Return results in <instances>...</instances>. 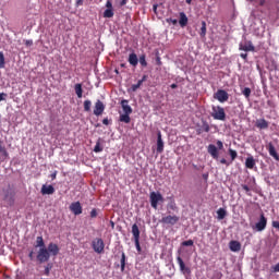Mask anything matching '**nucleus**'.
I'll use <instances>...</instances> for the list:
<instances>
[{"mask_svg": "<svg viewBox=\"0 0 279 279\" xmlns=\"http://www.w3.org/2000/svg\"><path fill=\"white\" fill-rule=\"evenodd\" d=\"M2 199L7 204V206H14V203L16 202V191L12 185H8L7 189L2 190Z\"/></svg>", "mask_w": 279, "mask_h": 279, "instance_id": "1", "label": "nucleus"}, {"mask_svg": "<svg viewBox=\"0 0 279 279\" xmlns=\"http://www.w3.org/2000/svg\"><path fill=\"white\" fill-rule=\"evenodd\" d=\"M210 114L215 121H226V109L221 106H213Z\"/></svg>", "mask_w": 279, "mask_h": 279, "instance_id": "2", "label": "nucleus"}, {"mask_svg": "<svg viewBox=\"0 0 279 279\" xmlns=\"http://www.w3.org/2000/svg\"><path fill=\"white\" fill-rule=\"evenodd\" d=\"M149 202H150L151 208H155V210H158V203L165 202V197H162V194H160V192H150Z\"/></svg>", "mask_w": 279, "mask_h": 279, "instance_id": "3", "label": "nucleus"}, {"mask_svg": "<svg viewBox=\"0 0 279 279\" xmlns=\"http://www.w3.org/2000/svg\"><path fill=\"white\" fill-rule=\"evenodd\" d=\"M92 247L96 254H104V250H106V243L100 238H96L92 241Z\"/></svg>", "mask_w": 279, "mask_h": 279, "instance_id": "4", "label": "nucleus"}, {"mask_svg": "<svg viewBox=\"0 0 279 279\" xmlns=\"http://www.w3.org/2000/svg\"><path fill=\"white\" fill-rule=\"evenodd\" d=\"M50 258H51V255L49 254L47 246L39 248V251L37 252L38 263H40V264L47 263Z\"/></svg>", "mask_w": 279, "mask_h": 279, "instance_id": "5", "label": "nucleus"}, {"mask_svg": "<svg viewBox=\"0 0 279 279\" xmlns=\"http://www.w3.org/2000/svg\"><path fill=\"white\" fill-rule=\"evenodd\" d=\"M255 228L257 232H263V230L267 228V218L265 217V214H260L258 222L255 223Z\"/></svg>", "mask_w": 279, "mask_h": 279, "instance_id": "6", "label": "nucleus"}, {"mask_svg": "<svg viewBox=\"0 0 279 279\" xmlns=\"http://www.w3.org/2000/svg\"><path fill=\"white\" fill-rule=\"evenodd\" d=\"M104 110H106V105H104V102L98 99L94 106L95 117H101L104 114Z\"/></svg>", "mask_w": 279, "mask_h": 279, "instance_id": "7", "label": "nucleus"}, {"mask_svg": "<svg viewBox=\"0 0 279 279\" xmlns=\"http://www.w3.org/2000/svg\"><path fill=\"white\" fill-rule=\"evenodd\" d=\"M240 51H256V47H254V44L252 40H245L244 43H241L239 45Z\"/></svg>", "mask_w": 279, "mask_h": 279, "instance_id": "8", "label": "nucleus"}, {"mask_svg": "<svg viewBox=\"0 0 279 279\" xmlns=\"http://www.w3.org/2000/svg\"><path fill=\"white\" fill-rule=\"evenodd\" d=\"M229 98L230 96L228 95V92L223 89H218L217 93L215 94V99L220 101V104L228 101Z\"/></svg>", "mask_w": 279, "mask_h": 279, "instance_id": "9", "label": "nucleus"}, {"mask_svg": "<svg viewBox=\"0 0 279 279\" xmlns=\"http://www.w3.org/2000/svg\"><path fill=\"white\" fill-rule=\"evenodd\" d=\"M180 221V217L178 216H166L161 218V223H166L167 226H175Z\"/></svg>", "mask_w": 279, "mask_h": 279, "instance_id": "10", "label": "nucleus"}, {"mask_svg": "<svg viewBox=\"0 0 279 279\" xmlns=\"http://www.w3.org/2000/svg\"><path fill=\"white\" fill-rule=\"evenodd\" d=\"M46 250H48V254H50V256H58V254H60V246L53 242H50Z\"/></svg>", "mask_w": 279, "mask_h": 279, "instance_id": "11", "label": "nucleus"}, {"mask_svg": "<svg viewBox=\"0 0 279 279\" xmlns=\"http://www.w3.org/2000/svg\"><path fill=\"white\" fill-rule=\"evenodd\" d=\"M70 210L73 213V215H82V203L80 202H74L70 205Z\"/></svg>", "mask_w": 279, "mask_h": 279, "instance_id": "12", "label": "nucleus"}, {"mask_svg": "<svg viewBox=\"0 0 279 279\" xmlns=\"http://www.w3.org/2000/svg\"><path fill=\"white\" fill-rule=\"evenodd\" d=\"M207 151L215 160L219 158V150L217 149V146H215V144H209L207 147Z\"/></svg>", "mask_w": 279, "mask_h": 279, "instance_id": "13", "label": "nucleus"}, {"mask_svg": "<svg viewBox=\"0 0 279 279\" xmlns=\"http://www.w3.org/2000/svg\"><path fill=\"white\" fill-rule=\"evenodd\" d=\"M165 151V142H162V133L157 134V153L162 154Z\"/></svg>", "mask_w": 279, "mask_h": 279, "instance_id": "14", "label": "nucleus"}, {"mask_svg": "<svg viewBox=\"0 0 279 279\" xmlns=\"http://www.w3.org/2000/svg\"><path fill=\"white\" fill-rule=\"evenodd\" d=\"M197 134H203V132H210V124L206 120H202V125H198L196 130Z\"/></svg>", "mask_w": 279, "mask_h": 279, "instance_id": "15", "label": "nucleus"}, {"mask_svg": "<svg viewBox=\"0 0 279 279\" xmlns=\"http://www.w3.org/2000/svg\"><path fill=\"white\" fill-rule=\"evenodd\" d=\"M255 128L258 130H267L269 128V122L265 119H258L255 122Z\"/></svg>", "mask_w": 279, "mask_h": 279, "instance_id": "16", "label": "nucleus"}, {"mask_svg": "<svg viewBox=\"0 0 279 279\" xmlns=\"http://www.w3.org/2000/svg\"><path fill=\"white\" fill-rule=\"evenodd\" d=\"M56 193V189L53 185H43L41 186V195H53Z\"/></svg>", "mask_w": 279, "mask_h": 279, "instance_id": "17", "label": "nucleus"}, {"mask_svg": "<svg viewBox=\"0 0 279 279\" xmlns=\"http://www.w3.org/2000/svg\"><path fill=\"white\" fill-rule=\"evenodd\" d=\"M128 62L131 66H138V56H136V52H131L129 54Z\"/></svg>", "mask_w": 279, "mask_h": 279, "instance_id": "18", "label": "nucleus"}, {"mask_svg": "<svg viewBox=\"0 0 279 279\" xmlns=\"http://www.w3.org/2000/svg\"><path fill=\"white\" fill-rule=\"evenodd\" d=\"M267 149H268L269 156L275 158V160H279L278 151H276V146H274L272 143L268 144Z\"/></svg>", "mask_w": 279, "mask_h": 279, "instance_id": "19", "label": "nucleus"}, {"mask_svg": "<svg viewBox=\"0 0 279 279\" xmlns=\"http://www.w3.org/2000/svg\"><path fill=\"white\" fill-rule=\"evenodd\" d=\"M177 263H178L181 271H184L185 274H191V269L189 267H186V264H184V260L182 259V257L178 256Z\"/></svg>", "mask_w": 279, "mask_h": 279, "instance_id": "20", "label": "nucleus"}, {"mask_svg": "<svg viewBox=\"0 0 279 279\" xmlns=\"http://www.w3.org/2000/svg\"><path fill=\"white\" fill-rule=\"evenodd\" d=\"M229 250H230L231 252H241V242L235 241V240H232V241L229 243Z\"/></svg>", "mask_w": 279, "mask_h": 279, "instance_id": "21", "label": "nucleus"}, {"mask_svg": "<svg viewBox=\"0 0 279 279\" xmlns=\"http://www.w3.org/2000/svg\"><path fill=\"white\" fill-rule=\"evenodd\" d=\"M132 234L134 241L141 240V230L138 229V225L134 223L132 226Z\"/></svg>", "mask_w": 279, "mask_h": 279, "instance_id": "22", "label": "nucleus"}, {"mask_svg": "<svg viewBox=\"0 0 279 279\" xmlns=\"http://www.w3.org/2000/svg\"><path fill=\"white\" fill-rule=\"evenodd\" d=\"M128 104H129V101L125 99L121 101L122 110H123L124 114H132V107Z\"/></svg>", "mask_w": 279, "mask_h": 279, "instance_id": "23", "label": "nucleus"}, {"mask_svg": "<svg viewBox=\"0 0 279 279\" xmlns=\"http://www.w3.org/2000/svg\"><path fill=\"white\" fill-rule=\"evenodd\" d=\"M245 167L246 169H254V167H256V159L252 156L247 157L245 160Z\"/></svg>", "mask_w": 279, "mask_h": 279, "instance_id": "24", "label": "nucleus"}, {"mask_svg": "<svg viewBox=\"0 0 279 279\" xmlns=\"http://www.w3.org/2000/svg\"><path fill=\"white\" fill-rule=\"evenodd\" d=\"M179 24L181 27H186V25H189V17H186V14L184 12L180 13Z\"/></svg>", "mask_w": 279, "mask_h": 279, "instance_id": "25", "label": "nucleus"}, {"mask_svg": "<svg viewBox=\"0 0 279 279\" xmlns=\"http://www.w3.org/2000/svg\"><path fill=\"white\" fill-rule=\"evenodd\" d=\"M0 155L4 160L10 156V154H8V149L5 148V145L3 144V141H0Z\"/></svg>", "mask_w": 279, "mask_h": 279, "instance_id": "26", "label": "nucleus"}, {"mask_svg": "<svg viewBox=\"0 0 279 279\" xmlns=\"http://www.w3.org/2000/svg\"><path fill=\"white\" fill-rule=\"evenodd\" d=\"M130 114H131V113H123V114H120L119 121H120L121 123H130V121H132V118H130Z\"/></svg>", "mask_w": 279, "mask_h": 279, "instance_id": "27", "label": "nucleus"}, {"mask_svg": "<svg viewBox=\"0 0 279 279\" xmlns=\"http://www.w3.org/2000/svg\"><path fill=\"white\" fill-rule=\"evenodd\" d=\"M35 247H39V250H43V247H47V246L45 245V240L43 239V236H37V238H36Z\"/></svg>", "mask_w": 279, "mask_h": 279, "instance_id": "28", "label": "nucleus"}, {"mask_svg": "<svg viewBox=\"0 0 279 279\" xmlns=\"http://www.w3.org/2000/svg\"><path fill=\"white\" fill-rule=\"evenodd\" d=\"M74 90H75L76 96L78 97V99H82V95L84 93V90L82 89V84H80V83L75 84Z\"/></svg>", "mask_w": 279, "mask_h": 279, "instance_id": "29", "label": "nucleus"}, {"mask_svg": "<svg viewBox=\"0 0 279 279\" xmlns=\"http://www.w3.org/2000/svg\"><path fill=\"white\" fill-rule=\"evenodd\" d=\"M218 219L222 220L226 219V215H228V211H226L223 208H219L217 210Z\"/></svg>", "mask_w": 279, "mask_h": 279, "instance_id": "30", "label": "nucleus"}, {"mask_svg": "<svg viewBox=\"0 0 279 279\" xmlns=\"http://www.w3.org/2000/svg\"><path fill=\"white\" fill-rule=\"evenodd\" d=\"M206 32H207V29H206V22L203 21L202 22L201 32H199L201 38H206Z\"/></svg>", "mask_w": 279, "mask_h": 279, "instance_id": "31", "label": "nucleus"}, {"mask_svg": "<svg viewBox=\"0 0 279 279\" xmlns=\"http://www.w3.org/2000/svg\"><path fill=\"white\" fill-rule=\"evenodd\" d=\"M114 16V11L112 9H107L104 12V19H112Z\"/></svg>", "mask_w": 279, "mask_h": 279, "instance_id": "32", "label": "nucleus"}, {"mask_svg": "<svg viewBox=\"0 0 279 279\" xmlns=\"http://www.w3.org/2000/svg\"><path fill=\"white\" fill-rule=\"evenodd\" d=\"M90 106H93V102L90 100H85L83 104L84 112H90Z\"/></svg>", "mask_w": 279, "mask_h": 279, "instance_id": "33", "label": "nucleus"}, {"mask_svg": "<svg viewBox=\"0 0 279 279\" xmlns=\"http://www.w3.org/2000/svg\"><path fill=\"white\" fill-rule=\"evenodd\" d=\"M146 58L147 57L145 54L140 56L138 62L141 64V66H144V68L147 66V59Z\"/></svg>", "mask_w": 279, "mask_h": 279, "instance_id": "34", "label": "nucleus"}, {"mask_svg": "<svg viewBox=\"0 0 279 279\" xmlns=\"http://www.w3.org/2000/svg\"><path fill=\"white\" fill-rule=\"evenodd\" d=\"M229 156L231 157V160L234 161L236 160V157L239 156V154L236 153V150L229 148Z\"/></svg>", "mask_w": 279, "mask_h": 279, "instance_id": "35", "label": "nucleus"}, {"mask_svg": "<svg viewBox=\"0 0 279 279\" xmlns=\"http://www.w3.org/2000/svg\"><path fill=\"white\" fill-rule=\"evenodd\" d=\"M141 86H143V81H138L137 84H133V85L131 86V90H132L133 93H136L137 89L141 88Z\"/></svg>", "mask_w": 279, "mask_h": 279, "instance_id": "36", "label": "nucleus"}, {"mask_svg": "<svg viewBox=\"0 0 279 279\" xmlns=\"http://www.w3.org/2000/svg\"><path fill=\"white\" fill-rule=\"evenodd\" d=\"M242 95H244L245 99H250V95H252V89L250 87H245L242 90Z\"/></svg>", "mask_w": 279, "mask_h": 279, "instance_id": "37", "label": "nucleus"}, {"mask_svg": "<svg viewBox=\"0 0 279 279\" xmlns=\"http://www.w3.org/2000/svg\"><path fill=\"white\" fill-rule=\"evenodd\" d=\"M53 268V264L49 263L47 264V266L45 267V276H49V274H51V269Z\"/></svg>", "mask_w": 279, "mask_h": 279, "instance_id": "38", "label": "nucleus"}, {"mask_svg": "<svg viewBox=\"0 0 279 279\" xmlns=\"http://www.w3.org/2000/svg\"><path fill=\"white\" fill-rule=\"evenodd\" d=\"M120 263H121V271H125V253H122Z\"/></svg>", "mask_w": 279, "mask_h": 279, "instance_id": "39", "label": "nucleus"}, {"mask_svg": "<svg viewBox=\"0 0 279 279\" xmlns=\"http://www.w3.org/2000/svg\"><path fill=\"white\" fill-rule=\"evenodd\" d=\"M95 154H99L100 151H104V147H101V143L97 142L94 147Z\"/></svg>", "mask_w": 279, "mask_h": 279, "instance_id": "40", "label": "nucleus"}, {"mask_svg": "<svg viewBox=\"0 0 279 279\" xmlns=\"http://www.w3.org/2000/svg\"><path fill=\"white\" fill-rule=\"evenodd\" d=\"M5 68V56H3V52H0V69Z\"/></svg>", "mask_w": 279, "mask_h": 279, "instance_id": "41", "label": "nucleus"}, {"mask_svg": "<svg viewBox=\"0 0 279 279\" xmlns=\"http://www.w3.org/2000/svg\"><path fill=\"white\" fill-rule=\"evenodd\" d=\"M181 245H183V247H193L194 242L193 240H187V241H183Z\"/></svg>", "mask_w": 279, "mask_h": 279, "instance_id": "42", "label": "nucleus"}, {"mask_svg": "<svg viewBox=\"0 0 279 279\" xmlns=\"http://www.w3.org/2000/svg\"><path fill=\"white\" fill-rule=\"evenodd\" d=\"M271 274H279V262L270 267Z\"/></svg>", "mask_w": 279, "mask_h": 279, "instance_id": "43", "label": "nucleus"}, {"mask_svg": "<svg viewBox=\"0 0 279 279\" xmlns=\"http://www.w3.org/2000/svg\"><path fill=\"white\" fill-rule=\"evenodd\" d=\"M137 252H141V240H134Z\"/></svg>", "mask_w": 279, "mask_h": 279, "instance_id": "44", "label": "nucleus"}, {"mask_svg": "<svg viewBox=\"0 0 279 279\" xmlns=\"http://www.w3.org/2000/svg\"><path fill=\"white\" fill-rule=\"evenodd\" d=\"M168 208H170V210H178V206L175 205V203H170L168 205Z\"/></svg>", "mask_w": 279, "mask_h": 279, "instance_id": "45", "label": "nucleus"}, {"mask_svg": "<svg viewBox=\"0 0 279 279\" xmlns=\"http://www.w3.org/2000/svg\"><path fill=\"white\" fill-rule=\"evenodd\" d=\"M166 21H167V23H172V25H178V20H175V19L169 17Z\"/></svg>", "mask_w": 279, "mask_h": 279, "instance_id": "46", "label": "nucleus"}, {"mask_svg": "<svg viewBox=\"0 0 279 279\" xmlns=\"http://www.w3.org/2000/svg\"><path fill=\"white\" fill-rule=\"evenodd\" d=\"M90 217H92V219H95L97 217V209H95V208L92 209Z\"/></svg>", "mask_w": 279, "mask_h": 279, "instance_id": "47", "label": "nucleus"}, {"mask_svg": "<svg viewBox=\"0 0 279 279\" xmlns=\"http://www.w3.org/2000/svg\"><path fill=\"white\" fill-rule=\"evenodd\" d=\"M216 145H217V147H218V149H223V142H221V141H217L216 142Z\"/></svg>", "mask_w": 279, "mask_h": 279, "instance_id": "48", "label": "nucleus"}, {"mask_svg": "<svg viewBox=\"0 0 279 279\" xmlns=\"http://www.w3.org/2000/svg\"><path fill=\"white\" fill-rule=\"evenodd\" d=\"M5 97H8V94L1 93L0 94V101H5Z\"/></svg>", "mask_w": 279, "mask_h": 279, "instance_id": "49", "label": "nucleus"}, {"mask_svg": "<svg viewBox=\"0 0 279 279\" xmlns=\"http://www.w3.org/2000/svg\"><path fill=\"white\" fill-rule=\"evenodd\" d=\"M106 8L107 10H112V2L110 0L107 1Z\"/></svg>", "mask_w": 279, "mask_h": 279, "instance_id": "50", "label": "nucleus"}, {"mask_svg": "<svg viewBox=\"0 0 279 279\" xmlns=\"http://www.w3.org/2000/svg\"><path fill=\"white\" fill-rule=\"evenodd\" d=\"M25 45L26 47H32V45H34V41L32 39H27L25 40Z\"/></svg>", "mask_w": 279, "mask_h": 279, "instance_id": "51", "label": "nucleus"}, {"mask_svg": "<svg viewBox=\"0 0 279 279\" xmlns=\"http://www.w3.org/2000/svg\"><path fill=\"white\" fill-rule=\"evenodd\" d=\"M102 124H104V125H110V120H108V118H105V119L102 120Z\"/></svg>", "mask_w": 279, "mask_h": 279, "instance_id": "52", "label": "nucleus"}, {"mask_svg": "<svg viewBox=\"0 0 279 279\" xmlns=\"http://www.w3.org/2000/svg\"><path fill=\"white\" fill-rule=\"evenodd\" d=\"M242 189H243V191H245L246 193H250V186L243 184V185H242Z\"/></svg>", "mask_w": 279, "mask_h": 279, "instance_id": "53", "label": "nucleus"}, {"mask_svg": "<svg viewBox=\"0 0 279 279\" xmlns=\"http://www.w3.org/2000/svg\"><path fill=\"white\" fill-rule=\"evenodd\" d=\"M147 78H148L147 74H144L142 80H140V82H142L143 84L144 82H147Z\"/></svg>", "mask_w": 279, "mask_h": 279, "instance_id": "54", "label": "nucleus"}, {"mask_svg": "<svg viewBox=\"0 0 279 279\" xmlns=\"http://www.w3.org/2000/svg\"><path fill=\"white\" fill-rule=\"evenodd\" d=\"M153 12H155V14H158V4L153 5Z\"/></svg>", "mask_w": 279, "mask_h": 279, "instance_id": "55", "label": "nucleus"}, {"mask_svg": "<svg viewBox=\"0 0 279 279\" xmlns=\"http://www.w3.org/2000/svg\"><path fill=\"white\" fill-rule=\"evenodd\" d=\"M29 260H34V251H31L28 254Z\"/></svg>", "mask_w": 279, "mask_h": 279, "instance_id": "56", "label": "nucleus"}, {"mask_svg": "<svg viewBox=\"0 0 279 279\" xmlns=\"http://www.w3.org/2000/svg\"><path fill=\"white\" fill-rule=\"evenodd\" d=\"M220 163L221 165H230V163H228V160H226V158L220 159Z\"/></svg>", "mask_w": 279, "mask_h": 279, "instance_id": "57", "label": "nucleus"}, {"mask_svg": "<svg viewBox=\"0 0 279 279\" xmlns=\"http://www.w3.org/2000/svg\"><path fill=\"white\" fill-rule=\"evenodd\" d=\"M240 57L242 58V60H247V53H241Z\"/></svg>", "mask_w": 279, "mask_h": 279, "instance_id": "58", "label": "nucleus"}, {"mask_svg": "<svg viewBox=\"0 0 279 279\" xmlns=\"http://www.w3.org/2000/svg\"><path fill=\"white\" fill-rule=\"evenodd\" d=\"M84 4V0H76V5H83Z\"/></svg>", "mask_w": 279, "mask_h": 279, "instance_id": "59", "label": "nucleus"}, {"mask_svg": "<svg viewBox=\"0 0 279 279\" xmlns=\"http://www.w3.org/2000/svg\"><path fill=\"white\" fill-rule=\"evenodd\" d=\"M120 5H128V0H122V1L120 2Z\"/></svg>", "mask_w": 279, "mask_h": 279, "instance_id": "60", "label": "nucleus"}, {"mask_svg": "<svg viewBox=\"0 0 279 279\" xmlns=\"http://www.w3.org/2000/svg\"><path fill=\"white\" fill-rule=\"evenodd\" d=\"M170 88H172V89L178 88V84H175V83L171 84V85H170Z\"/></svg>", "mask_w": 279, "mask_h": 279, "instance_id": "61", "label": "nucleus"}, {"mask_svg": "<svg viewBox=\"0 0 279 279\" xmlns=\"http://www.w3.org/2000/svg\"><path fill=\"white\" fill-rule=\"evenodd\" d=\"M185 3H187V5H191V3H193V0H185Z\"/></svg>", "mask_w": 279, "mask_h": 279, "instance_id": "62", "label": "nucleus"}, {"mask_svg": "<svg viewBox=\"0 0 279 279\" xmlns=\"http://www.w3.org/2000/svg\"><path fill=\"white\" fill-rule=\"evenodd\" d=\"M56 177H57V173L53 172V173L51 174L52 180H56Z\"/></svg>", "mask_w": 279, "mask_h": 279, "instance_id": "63", "label": "nucleus"}, {"mask_svg": "<svg viewBox=\"0 0 279 279\" xmlns=\"http://www.w3.org/2000/svg\"><path fill=\"white\" fill-rule=\"evenodd\" d=\"M203 178L206 180L208 178V174H204Z\"/></svg>", "mask_w": 279, "mask_h": 279, "instance_id": "64", "label": "nucleus"}]
</instances>
